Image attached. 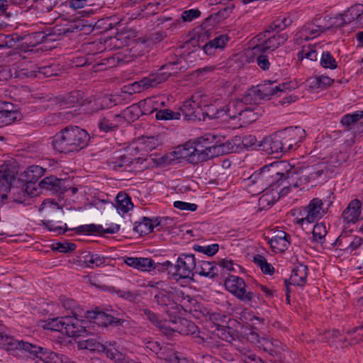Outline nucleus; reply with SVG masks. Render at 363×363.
Listing matches in <instances>:
<instances>
[{
    "label": "nucleus",
    "mask_w": 363,
    "mask_h": 363,
    "mask_svg": "<svg viewBox=\"0 0 363 363\" xmlns=\"http://www.w3.org/2000/svg\"><path fill=\"white\" fill-rule=\"evenodd\" d=\"M289 164L285 161L272 162L261 168L259 172H254L248 179L249 184L255 185L256 193H260L270 186L280 185L287 179L294 182V188L307 183H314L325 174L327 165L325 162L307 167L300 174L296 173Z\"/></svg>",
    "instance_id": "f257e3e1"
},
{
    "label": "nucleus",
    "mask_w": 363,
    "mask_h": 363,
    "mask_svg": "<svg viewBox=\"0 0 363 363\" xmlns=\"http://www.w3.org/2000/svg\"><path fill=\"white\" fill-rule=\"evenodd\" d=\"M196 162L209 160L214 157L228 154L234 150V145L221 135L211 133L191 140Z\"/></svg>",
    "instance_id": "f03ea898"
},
{
    "label": "nucleus",
    "mask_w": 363,
    "mask_h": 363,
    "mask_svg": "<svg viewBox=\"0 0 363 363\" xmlns=\"http://www.w3.org/2000/svg\"><path fill=\"white\" fill-rule=\"evenodd\" d=\"M89 140V135L85 130L78 126H69L55 135L51 145L60 152H77L86 147Z\"/></svg>",
    "instance_id": "7ed1b4c3"
},
{
    "label": "nucleus",
    "mask_w": 363,
    "mask_h": 363,
    "mask_svg": "<svg viewBox=\"0 0 363 363\" xmlns=\"http://www.w3.org/2000/svg\"><path fill=\"white\" fill-rule=\"evenodd\" d=\"M305 130L300 127H290L274 136L266 138L262 145L269 154L286 152L298 146L304 138Z\"/></svg>",
    "instance_id": "20e7f679"
},
{
    "label": "nucleus",
    "mask_w": 363,
    "mask_h": 363,
    "mask_svg": "<svg viewBox=\"0 0 363 363\" xmlns=\"http://www.w3.org/2000/svg\"><path fill=\"white\" fill-rule=\"evenodd\" d=\"M16 169L13 162H5L0 165V202L4 203L10 199L20 203L29 204L30 199L25 188L13 186L16 181Z\"/></svg>",
    "instance_id": "39448f33"
},
{
    "label": "nucleus",
    "mask_w": 363,
    "mask_h": 363,
    "mask_svg": "<svg viewBox=\"0 0 363 363\" xmlns=\"http://www.w3.org/2000/svg\"><path fill=\"white\" fill-rule=\"evenodd\" d=\"M144 313L146 317L155 323L165 335L170 336L174 333L191 335L197 331V326L186 318H175L169 320L159 321L156 315L150 311L145 310Z\"/></svg>",
    "instance_id": "423d86ee"
},
{
    "label": "nucleus",
    "mask_w": 363,
    "mask_h": 363,
    "mask_svg": "<svg viewBox=\"0 0 363 363\" xmlns=\"http://www.w3.org/2000/svg\"><path fill=\"white\" fill-rule=\"evenodd\" d=\"M288 38L285 33H272L267 30L257 35L251 42L250 48L253 55H259L266 51H273L284 44Z\"/></svg>",
    "instance_id": "0eeeda50"
},
{
    "label": "nucleus",
    "mask_w": 363,
    "mask_h": 363,
    "mask_svg": "<svg viewBox=\"0 0 363 363\" xmlns=\"http://www.w3.org/2000/svg\"><path fill=\"white\" fill-rule=\"evenodd\" d=\"M329 205L328 204L325 207L320 199L314 198L306 206L298 211L295 222L302 225L312 223L320 219L326 213Z\"/></svg>",
    "instance_id": "6e6552de"
},
{
    "label": "nucleus",
    "mask_w": 363,
    "mask_h": 363,
    "mask_svg": "<svg viewBox=\"0 0 363 363\" xmlns=\"http://www.w3.org/2000/svg\"><path fill=\"white\" fill-rule=\"evenodd\" d=\"M175 298L177 301L179 303L181 308L186 312L189 313L196 319H202L209 315L211 320H217V315H210L206 308H203L197 301L193 298H191L189 295H186L184 291L177 290L175 291Z\"/></svg>",
    "instance_id": "1a4fd4ad"
},
{
    "label": "nucleus",
    "mask_w": 363,
    "mask_h": 363,
    "mask_svg": "<svg viewBox=\"0 0 363 363\" xmlns=\"http://www.w3.org/2000/svg\"><path fill=\"white\" fill-rule=\"evenodd\" d=\"M227 291L245 303L250 302L254 294L246 290V284L242 279L237 276H229L225 281Z\"/></svg>",
    "instance_id": "9d476101"
},
{
    "label": "nucleus",
    "mask_w": 363,
    "mask_h": 363,
    "mask_svg": "<svg viewBox=\"0 0 363 363\" xmlns=\"http://www.w3.org/2000/svg\"><path fill=\"white\" fill-rule=\"evenodd\" d=\"M167 79L168 74L166 72H152L140 81L132 83L129 87H127L128 90L126 91L130 94L140 93L147 89L157 86Z\"/></svg>",
    "instance_id": "9b49d317"
},
{
    "label": "nucleus",
    "mask_w": 363,
    "mask_h": 363,
    "mask_svg": "<svg viewBox=\"0 0 363 363\" xmlns=\"http://www.w3.org/2000/svg\"><path fill=\"white\" fill-rule=\"evenodd\" d=\"M206 102V96L196 94L192 96L191 99L184 102L180 106L179 110L182 115L187 120L194 118L201 119L202 114V104Z\"/></svg>",
    "instance_id": "f8f14e48"
},
{
    "label": "nucleus",
    "mask_w": 363,
    "mask_h": 363,
    "mask_svg": "<svg viewBox=\"0 0 363 363\" xmlns=\"http://www.w3.org/2000/svg\"><path fill=\"white\" fill-rule=\"evenodd\" d=\"M196 258L192 254H181L176 264L177 279H192L196 270Z\"/></svg>",
    "instance_id": "ddd939ff"
},
{
    "label": "nucleus",
    "mask_w": 363,
    "mask_h": 363,
    "mask_svg": "<svg viewBox=\"0 0 363 363\" xmlns=\"http://www.w3.org/2000/svg\"><path fill=\"white\" fill-rule=\"evenodd\" d=\"M335 245L347 254L355 255L363 248V239L357 235L341 234L336 240Z\"/></svg>",
    "instance_id": "4468645a"
},
{
    "label": "nucleus",
    "mask_w": 363,
    "mask_h": 363,
    "mask_svg": "<svg viewBox=\"0 0 363 363\" xmlns=\"http://www.w3.org/2000/svg\"><path fill=\"white\" fill-rule=\"evenodd\" d=\"M226 106L225 101L221 99H216L213 101H208L206 97V102L202 104L201 117L203 119L208 117L210 119H220L224 122V108Z\"/></svg>",
    "instance_id": "2eb2a0df"
},
{
    "label": "nucleus",
    "mask_w": 363,
    "mask_h": 363,
    "mask_svg": "<svg viewBox=\"0 0 363 363\" xmlns=\"http://www.w3.org/2000/svg\"><path fill=\"white\" fill-rule=\"evenodd\" d=\"M195 51L189 52L187 55L183 53V55L177 61L167 64L161 67L157 72H166L168 77L171 75L177 74L182 70L186 69L189 66L192 65L195 59Z\"/></svg>",
    "instance_id": "dca6fc26"
},
{
    "label": "nucleus",
    "mask_w": 363,
    "mask_h": 363,
    "mask_svg": "<svg viewBox=\"0 0 363 363\" xmlns=\"http://www.w3.org/2000/svg\"><path fill=\"white\" fill-rule=\"evenodd\" d=\"M86 318L93 333L98 330L97 328L107 326L109 324L118 322L112 315L99 311H87Z\"/></svg>",
    "instance_id": "f3484780"
},
{
    "label": "nucleus",
    "mask_w": 363,
    "mask_h": 363,
    "mask_svg": "<svg viewBox=\"0 0 363 363\" xmlns=\"http://www.w3.org/2000/svg\"><path fill=\"white\" fill-rule=\"evenodd\" d=\"M66 318L74 319L77 323L65 325L64 333L69 337L77 338L84 336L85 334H93L90 326L88 324L86 318L85 320H79L75 316H66Z\"/></svg>",
    "instance_id": "a211bd4d"
},
{
    "label": "nucleus",
    "mask_w": 363,
    "mask_h": 363,
    "mask_svg": "<svg viewBox=\"0 0 363 363\" xmlns=\"http://www.w3.org/2000/svg\"><path fill=\"white\" fill-rule=\"evenodd\" d=\"M27 354L30 358H38L45 363H62V358L55 352L30 343Z\"/></svg>",
    "instance_id": "6ab92c4d"
},
{
    "label": "nucleus",
    "mask_w": 363,
    "mask_h": 363,
    "mask_svg": "<svg viewBox=\"0 0 363 363\" xmlns=\"http://www.w3.org/2000/svg\"><path fill=\"white\" fill-rule=\"evenodd\" d=\"M250 94L244 97L245 104L242 111L240 112L237 122L232 123V127L234 128L236 126H242V125L254 122L258 119V113L255 111V109L251 106H247V104L250 102Z\"/></svg>",
    "instance_id": "aec40b11"
},
{
    "label": "nucleus",
    "mask_w": 363,
    "mask_h": 363,
    "mask_svg": "<svg viewBox=\"0 0 363 363\" xmlns=\"http://www.w3.org/2000/svg\"><path fill=\"white\" fill-rule=\"evenodd\" d=\"M321 23L319 18L316 19L315 23H308L306 24L296 34V40H308L318 36L323 31Z\"/></svg>",
    "instance_id": "412c9836"
},
{
    "label": "nucleus",
    "mask_w": 363,
    "mask_h": 363,
    "mask_svg": "<svg viewBox=\"0 0 363 363\" xmlns=\"http://www.w3.org/2000/svg\"><path fill=\"white\" fill-rule=\"evenodd\" d=\"M226 106L224 108V122L233 121L237 122L239 115L245 106V101L242 100H233L229 103H226Z\"/></svg>",
    "instance_id": "4be33fe9"
},
{
    "label": "nucleus",
    "mask_w": 363,
    "mask_h": 363,
    "mask_svg": "<svg viewBox=\"0 0 363 363\" xmlns=\"http://www.w3.org/2000/svg\"><path fill=\"white\" fill-rule=\"evenodd\" d=\"M74 322L77 323V320L74 319L66 318V316L58 317L49 318L46 320H42L39 323V326L43 328L44 330L64 333L65 325H69V323Z\"/></svg>",
    "instance_id": "5701e85b"
},
{
    "label": "nucleus",
    "mask_w": 363,
    "mask_h": 363,
    "mask_svg": "<svg viewBox=\"0 0 363 363\" xmlns=\"http://www.w3.org/2000/svg\"><path fill=\"white\" fill-rule=\"evenodd\" d=\"M172 155L175 160H184L190 163H197L191 140L176 147Z\"/></svg>",
    "instance_id": "b1692460"
},
{
    "label": "nucleus",
    "mask_w": 363,
    "mask_h": 363,
    "mask_svg": "<svg viewBox=\"0 0 363 363\" xmlns=\"http://www.w3.org/2000/svg\"><path fill=\"white\" fill-rule=\"evenodd\" d=\"M159 145L158 140L155 137H143L138 138L132 146V150L140 152L141 155H146L155 149Z\"/></svg>",
    "instance_id": "393cba45"
},
{
    "label": "nucleus",
    "mask_w": 363,
    "mask_h": 363,
    "mask_svg": "<svg viewBox=\"0 0 363 363\" xmlns=\"http://www.w3.org/2000/svg\"><path fill=\"white\" fill-rule=\"evenodd\" d=\"M346 24L354 23L363 27V4H354L343 12Z\"/></svg>",
    "instance_id": "a878e982"
},
{
    "label": "nucleus",
    "mask_w": 363,
    "mask_h": 363,
    "mask_svg": "<svg viewBox=\"0 0 363 363\" xmlns=\"http://www.w3.org/2000/svg\"><path fill=\"white\" fill-rule=\"evenodd\" d=\"M124 263L128 267L143 272H150L155 268L154 261L148 257H125Z\"/></svg>",
    "instance_id": "bb28decb"
},
{
    "label": "nucleus",
    "mask_w": 363,
    "mask_h": 363,
    "mask_svg": "<svg viewBox=\"0 0 363 363\" xmlns=\"http://www.w3.org/2000/svg\"><path fill=\"white\" fill-rule=\"evenodd\" d=\"M11 104L0 101V127L11 125L21 118V114L15 110H10Z\"/></svg>",
    "instance_id": "cd10ccee"
},
{
    "label": "nucleus",
    "mask_w": 363,
    "mask_h": 363,
    "mask_svg": "<svg viewBox=\"0 0 363 363\" xmlns=\"http://www.w3.org/2000/svg\"><path fill=\"white\" fill-rule=\"evenodd\" d=\"M362 203L359 200L352 201L343 212V218L347 223L357 222L361 216Z\"/></svg>",
    "instance_id": "c85d7f7f"
},
{
    "label": "nucleus",
    "mask_w": 363,
    "mask_h": 363,
    "mask_svg": "<svg viewBox=\"0 0 363 363\" xmlns=\"http://www.w3.org/2000/svg\"><path fill=\"white\" fill-rule=\"evenodd\" d=\"M268 242L272 250L276 253L285 251L289 245L286 233L281 230L277 232L275 235L269 239Z\"/></svg>",
    "instance_id": "c756f323"
},
{
    "label": "nucleus",
    "mask_w": 363,
    "mask_h": 363,
    "mask_svg": "<svg viewBox=\"0 0 363 363\" xmlns=\"http://www.w3.org/2000/svg\"><path fill=\"white\" fill-rule=\"evenodd\" d=\"M145 114L158 111L159 108L165 106V99L162 96H152L140 101Z\"/></svg>",
    "instance_id": "7c9ffc66"
},
{
    "label": "nucleus",
    "mask_w": 363,
    "mask_h": 363,
    "mask_svg": "<svg viewBox=\"0 0 363 363\" xmlns=\"http://www.w3.org/2000/svg\"><path fill=\"white\" fill-rule=\"evenodd\" d=\"M324 30L332 28H338L346 25L343 13L335 15H325L319 18Z\"/></svg>",
    "instance_id": "2f4dec72"
},
{
    "label": "nucleus",
    "mask_w": 363,
    "mask_h": 363,
    "mask_svg": "<svg viewBox=\"0 0 363 363\" xmlns=\"http://www.w3.org/2000/svg\"><path fill=\"white\" fill-rule=\"evenodd\" d=\"M308 277V268L306 265L298 264L296 265L291 272L290 281L296 286H303L306 283Z\"/></svg>",
    "instance_id": "473e14b6"
},
{
    "label": "nucleus",
    "mask_w": 363,
    "mask_h": 363,
    "mask_svg": "<svg viewBox=\"0 0 363 363\" xmlns=\"http://www.w3.org/2000/svg\"><path fill=\"white\" fill-rule=\"evenodd\" d=\"M116 208L121 215H124L133 208L131 199L125 193L120 192L116 199Z\"/></svg>",
    "instance_id": "72a5a7b5"
},
{
    "label": "nucleus",
    "mask_w": 363,
    "mask_h": 363,
    "mask_svg": "<svg viewBox=\"0 0 363 363\" xmlns=\"http://www.w3.org/2000/svg\"><path fill=\"white\" fill-rule=\"evenodd\" d=\"M122 121L121 115L108 116L103 118L99 121V128L100 131L108 133L113 130Z\"/></svg>",
    "instance_id": "f704fd0d"
},
{
    "label": "nucleus",
    "mask_w": 363,
    "mask_h": 363,
    "mask_svg": "<svg viewBox=\"0 0 363 363\" xmlns=\"http://www.w3.org/2000/svg\"><path fill=\"white\" fill-rule=\"evenodd\" d=\"M102 352H106L108 357L116 361L123 362L125 360V356L119 347L116 346V342H108L104 345V350Z\"/></svg>",
    "instance_id": "c9c22d12"
},
{
    "label": "nucleus",
    "mask_w": 363,
    "mask_h": 363,
    "mask_svg": "<svg viewBox=\"0 0 363 363\" xmlns=\"http://www.w3.org/2000/svg\"><path fill=\"white\" fill-rule=\"evenodd\" d=\"M250 340L254 343L257 344L258 347H262L264 351L269 352H273L275 351L274 347L277 345L273 342L272 340L265 337H259L257 333L252 332L248 337Z\"/></svg>",
    "instance_id": "e433bc0d"
},
{
    "label": "nucleus",
    "mask_w": 363,
    "mask_h": 363,
    "mask_svg": "<svg viewBox=\"0 0 363 363\" xmlns=\"http://www.w3.org/2000/svg\"><path fill=\"white\" fill-rule=\"evenodd\" d=\"M228 41V38L225 35H221L213 40L209 41L203 47V51L207 55H212L214 53L216 49L223 48Z\"/></svg>",
    "instance_id": "4c0bfd02"
},
{
    "label": "nucleus",
    "mask_w": 363,
    "mask_h": 363,
    "mask_svg": "<svg viewBox=\"0 0 363 363\" xmlns=\"http://www.w3.org/2000/svg\"><path fill=\"white\" fill-rule=\"evenodd\" d=\"M155 226V224L152 220L144 217L141 220L135 223L133 230L136 233L142 236L150 233Z\"/></svg>",
    "instance_id": "58836bf2"
},
{
    "label": "nucleus",
    "mask_w": 363,
    "mask_h": 363,
    "mask_svg": "<svg viewBox=\"0 0 363 363\" xmlns=\"http://www.w3.org/2000/svg\"><path fill=\"white\" fill-rule=\"evenodd\" d=\"M298 87V84L296 82H287L282 83L279 85H269L264 89V91H266V96H270L274 94H277L278 92H284L287 91H291Z\"/></svg>",
    "instance_id": "ea45409f"
},
{
    "label": "nucleus",
    "mask_w": 363,
    "mask_h": 363,
    "mask_svg": "<svg viewBox=\"0 0 363 363\" xmlns=\"http://www.w3.org/2000/svg\"><path fill=\"white\" fill-rule=\"evenodd\" d=\"M145 114L140 102L138 104H133L126 108L122 113V119L124 118L128 122L134 121L138 119L141 115Z\"/></svg>",
    "instance_id": "a19ab883"
},
{
    "label": "nucleus",
    "mask_w": 363,
    "mask_h": 363,
    "mask_svg": "<svg viewBox=\"0 0 363 363\" xmlns=\"http://www.w3.org/2000/svg\"><path fill=\"white\" fill-rule=\"evenodd\" d=\"M196 272L201 276L213 277L216 274V267L212 262L201 261L196 267Z\"/></svg>",
    "instance_id": "79ce46f5"
},
{
    "label": "nucleus",
    "mask_w": 363,
    "mask_h": 363,
    "mask_svg": "<svg viewBox=\"0 0 363 363\" xmlns=\"http://www.w3.org/2000/svg\"><path fill=\"white\" fill-rule=\"evenodd\" d=\"M44 174V169L38 165L30 166L23 173V177L26 182H35Z\"/></svg>",
    "instance_id": "37998d69"
},
{
    "label": "nucleus",
    "mask_w": 363,
    "mask_h": 363,
    "mask_svg": "<svg viewBox=\"0 0 363 363\" xmlns=\"http://www.w3.org/2000/svg\"><path fill=\"white\" fill-rule=\"evenodd\" d=\"M78 347L82 350H89L91 351L102 352L104 350V345L96 341L95 339L91 338L78 342Z\"/></svg>",
    "instance_id": "c03bdc74"
},
{
    "label": "nucleus",
    "mask_w": 363,
    "mask_h": 363,
    "mask_svg": "<svg viewBox=\"0 0 363 363\" xmlns=\"http://www.w3.org/2000/svg\"><path fill=\"white\" fill-rule=\"evenodd\" d=\"M84 262L89 267H101L106 264V258L98 254H88L84 257Z\"/></svg>",
    "instance_id": "a18cd8bd"
},
{
    "label": "nucleus",
    "mask_w": 363,
    "mask_h": 363,
    "mask_svg": "<svg viewBox=\"0 0 363 363\" xmlns=\"http://www.w3.org/2000/svg\"><path fill=\"white\" fill-rule=\"evenodd\" d=\"M313 240L318 243H323L327 234L326 226L324 223H320L314 225L313 229Z\"/></svg>",
    "instance_id": "49530a36"
},
{
    "label": "nucleus",
    "mask_w": 363,
    "mask_h": 363,
    "mask_svg": "<svg viewBox=\"0 0 363 363\" xmlns=\"http://www.w3.org/2000/svg\"><path fill=\"white\" fill-rule=\"evenodd\" d=\"M181 113L179 112H175L170 109L164 108L160 109L157 111L155 117L157 120H179L180 118Z\"/></svg>",
    "instance_id": "de8ad7c7"
},
{
    "label": "nucleus",
    "mask_w": 363,
    "mask_h": 363,
    "mask_svg": "<svg viewBox=\"0 0 363 363\" xmlns=\"http://www.w3.org/2000/svg\"><path fill=\"white\" fill-rule=\"evenodd\" d=\"M318 53L312 45L304 46L302 50L298 52V58L300 60L304 58L311 61H315L317 60Z\"/></svg>",
    "instance_id": "09e8293b"
},
{
    "label": "nucleus",
    "mask_w": 363,
    "mask_h": 363,
    "mask_svg": "<svg viewBox=\"0 0 363 363\" xmlns=\"http://www.w3.org/2000/svg\"><path fill=\"white\" fill-rule=\"evenodd\" d=\"M320 63L325 69H335L337 67L335 59L329 52L322 53Z\"/></svg>",
    "instance_id": "8fccbe9b"
},
{
    "label": "nucleus",
    "mask_w": 363,
    "mask_h": 363,
    "mask_svg": "<svg viewBox=\"0 0 363 363\" xmlns=\"http://www.w3.org/2000/svg\"><path fill=\"white\" fill-rule=\"evenodd\" d=\"M60 209V205L50 199L45 200L40 207V211L46 213H55Z\"/></svg>",
    "instance_id": "3c124183"
},
{
    "label": "nucleus",
    "mask_w": 363,
    "mask_h": 363,
    "mask_svg": "<svg viewBox=\"0 0 363 363\" xmlns=\"http://www.w3.org/2000/svg\"><path fill=\"white\" fill-rule=\"evenodd\" d=\"M130 163V159L125 157L123 155H119L114 157L109 162V165L111 168L118 169V168L127 166Z\"/></svg>",
    "instance_id": "603ef678"
},
{
    "label": "nucleus",
    "mask_w": 363,
    "mask_h": 363,
    "mask_svg": "<svg viewBox=\"0 0 363 363\" xmlns=\"http://www.w3.org/2000/svg\"><path fill=\"white\" fill-rule=\"evenodd\" d=\"M58 184V179L53 177L44 178L40 183L41 190L52 191Z\"/></svg>",
    "instance_id": "864d4df0"
},
{
    "label": "nucleus",
    "mask_w": 363,
    "mask_h": 363,
    "mask_svg": "<svg viewBox=\"0 0 363 363\" xmlns=\"http://www.w3.org/2000/svg\"><path fill=\"white\" fill-rule=\"evenodd\" d=\"M362 117L363 111H356L345 115L341 119V123L345 125L349 126L358 121Z\"/></svg>",
    "instance_id": "5fc2aeb1"
},
{
    "label": "nucleus",
    "mask_w": 363,
    "mask_h": 363,
    "mask_svg": "<svg viewBox=\"0 0 363 363\" xmlns=\"http://www.w3.org/2000/svg\"><path fill=\"white\" fill-rule=\"evenodd\" d=\"M25 189L29 199L38 196L41 192L39 184H37L35 182H26Z\"/></svg>",
    "instance_id": "6e6d98bb"
},
{
    "label": "nucleus",
    "mask_w": 363,
    "mask_h": 363,
    "mask_svg": "<svg viewBox=\"0 0 363 363\" xmlns=\"http://www.w3.org/2000/svg\"><path fill=\"white\" fill-rule=\"evenodd\" d=\"M53 249L60 252H69L76 249V245L70 242H58L53 245Z\"/></svg>",
    "instance_id": "4d7b16f0"
},
{
    "label": "nucleus",
    "mask_w": 363,
    "mask_h": 363,
    "mask_svg": "<svg viewBox=\"0 0 363 363\" xmlns=\"http://www.w3.org/2000/svg\"><path fill=\"white\" fill-rule=\"evenodd\" d=\"M121 101L119 95H106L102 98L101 108H111L114 105H116Z\"/></svg>",
    "instance_id": "13d9d810"
},
{
    "label": "nucleus",
    "mask_w": 363,
    "mask_h": 363,
    "mask_svg": "<svg viewBox=\"0 0 363 363\" xmlns=\"http://www.w3.org/2000/svg\"><path fill=\"white\" fill-rule=\"evenodd\" d=\"M45 226L50 232L60 235L65 233V226H66V224H63L61 222L55 223L49 220L45 223Z\"/></svg>",
    "instance_id": "bf43d9fd"
},
{
    "label": "nucleus",
    "mask_w": 363,
    "mask_h": 363,
    "mask_svg": "<svg viewBox=\"0 0 363 363\" xmlns=\"http://www.w3.org/2000/svg\"><path fill=\"white\" fill-rule=\"evenodd\" d=\"M174 207L177 209L186 211H195L197 209L196 204L182 201H174Z\"/></svg>",
    "instance_id": "052dcab7"
},
{
    "label": "nucleus",
    "mask_w": 363,
    "mask_h": 363,
    "mask_svg": "<svg viewBox=\"0 0 363 363\" xmlns=\"http://www.w3.org/2000/svg\"><path fill=\"white\" fill-rule=\"evenodd\" d=\"M292 23V19L289 16H281L273 23L274 28L279 30H283Z\"/></svg>",
    "instance_id": "680f3d73"
},
{
    "label": "nucleus",
    "mask_w": 363,
    "mask_h": 363,
    "mask_svg": "<svg viewBox=\"0 0 363 363\" xmlns=\"http://www.w3.org/2000/svg\"><path fill=\"white\" fill-rule=\"evenodd\" d=\"M200 15V11L197 9H189L182 12L181 18L184 22H190L194 19L198 18Z\"/></svg>",
    "instance_id": "e2e57ef3"
},
{
    "label": "nucleus",
    "mask_w": 363,
    "mask_h": 363,
    "mask_svg": "<svg viewBox=\"0 0 363 363\" xmlns=\"http://www.w3.org/2000/svg\"><path fill=\"white\" fill-rule=\"evenodd\" d=\"M242 316L244 319V321L249 325H250V322H252V325H255L256 324L255 323H254V321H257L258 323H261L262 322V320L259 318L256 317L255 315H254L253 314L248 311H244Z\"/></svg>",
    "instance_id": "0e129e2a"
},
{
    "label": "nucleus",
    "mask_w": 363,
    "mask_h": 363,
    "mask_svg": "<svg viewBox=\"0 0 363 363\" xmlns=\"http://www.w3.org/2000/svg\"><path fill=\"white\" fill-rule=\"evenodd\" d=\"M218 251V245L217 244H211L202 247L201 252L213 256Z\"/></svg>",
    "instance_id": "69168bd1"
},
{
    "label": "nucleus",
    "mask_w": 363,
    "mask_h": 363,
    "mask_svg": "<svg viewBox=\"0 0 363 363\" xmlns=\"http://www.w3.org/2000/svg\"><path fill=\"white\" fill-rule=\"evenodd\" d=\"M257 63L258 66L263 70H267L269 68L270 63L268 57L264 55H259L257 58Z\"/></svg>",
    "instance_id": "338daca9"
},
{
    "label": "nucleus",
    "mask_w": 363,
    "mask_h": 363,
    "mask_svg": "<svg viewBox=\"0 0 363 363\" xmlns=\"http://www.w3.org/2000/svg\"><path fill=\"white\" fill-rule=\"evenodd\" d=\"M242 361L245 363H262V361L252 352L243 354Z\"/></svg>",
    "instance_id": "774afa93"
}]
</instances>
